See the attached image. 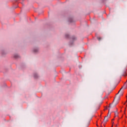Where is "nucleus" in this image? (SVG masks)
<instances>
[{"mask_svg":"<svg viewBox=\"0 0 127 127\" xmlns=\"http://www.w3.org/2000/svg\"><path fill=\"white\" fill-rule=\"evenodd\" d=\"M35 78H37V75L35 76L34 75Z\"/></svg>","mask_w":127,"mask_h":127,"instance_id":"9b49d317","label":"nucleus"},{"mask_svg":"<svg viewBox=\"0 0 127 127\" xmlns=\"http://www.w3.org/2000/svg\"><path fill=\"white\" fill-rule=\"evenodd\" d=\"M118 100H120V98H118Z\"/></svg>","mask_w":127,"mask_h":127,"instance_id":"ddd939ff","label":"nucleus"},{"mask_svg":"<svg viewBox=\"0 0 127 127\" xmlns=\"http://www.w3.org/2000/svg\"><path fill=\"white\" fill-rule=\"evenodd\" d=\"M127 81H126V82L125 83L124 86L120 89V90H119V92H118V94H119V93H120V92H121V91H122V90H123V89H127Z\"/></svg>","mask_w":127,"mask_h":127,"instance_id":"f257e3e1","label":"nucleus"},{"mask_svg":"<svg viewBox=\"0 0 127 127\" xmlns=\"http://www.w3.org/2000/svg\"><path fill=\"white\" fill-rule=\"evenodd\" d=\"M123 76H127V72H125Z\"/></svg>","mask_w":127,"mask_h":127,"instance_id":"6e6552de","label":"nucleus"},{"mask_svg":"<svg viewBox=\"0 0 127 127\" xmlns=\"http://www.w3.org/2000/svg\"><path fill=\"white\" fill-rule=\"evenodd\" d=\"M68 35H65V37H68Z\"/></svg>","mask_w":127,"mask_h":127,"instance_id":"9d476101","label":"nucleus"},{"mask_svg":"<svg viewBox=\"0 0 127 127\" xmlns=\"http://www.w3.org/2000/svg\"><path fill=\"white\" fill-rule=\"evenodd\" d=\"M37 51H38V50H37V49L34 50V52H37Z\"/></svg>","mask_w":127,"mask_h":127,"instance_id":"0eeeda50","label":"nucleus"},{"mask_svg":"<svg viewBox=\"0 0 127 127\" xmlns=\"http://www.w3.org/2000/svg\"><path fill=\"white\" fill-rule=\"evenodd\" d=\"M98 40H101V39H102V38L101 37H98L97 38Z\"/></svg>","mask_w":127,"mask_h":127,"instance_id":"1a4fd4ad","label":"nucleus"},{"mask_svg":"<svg viewBox=\"0 0 127 127\" xmlns=\"http://www.w3.org/2000/svg\"><path fill=\"white\" fill-rule=\"evenodd\" d=\"M117 104H118V102H116L114 104H113L112 105H110V106H109L110 109H112V108H114V107H116V106H117Z\"/></svg>","mask_w":127,"mask_h":127,"instance_id":"f03ea898","label":"nucleus"},{"mask_svg":"<svg viewBox=\"0 0 127 127\" xmlns=\"http://www.w3.org/2000/svg\"><path fill=\"white\" fill-rule=\"evenodd\" d=\"M115 116L116 117H117L118 113V111H117L116 112H115Z\"/></svg>","mask_w":127,"mask_h":127,"instance_id":"423d86ee","label":"nucleus"},{"mask_svg":"<svg viewBox=\"0 0 127 127\" xmlns=\"http://www.w3.org/2000/svg\"><path fill=\"white\" fill-rule=\"evenodd\" d=\"M108 121V117H105L104 120V123H107Z\"/></svg>","mask_w":127,"mask_h":127,"instance_id":"7ed1b4c3","label":"nucleus"},{"mask_svg":"<svg viewBox=\"0 0 127 127\" xmlns=\"http://www.w3.org/2000/svg\"><path fill=\"white\" fill-rule=\"evenodd\" d=\"M112 121H114V119H113Z\"/></svg>","mask_w":127,"mask_h":127,"instance_id":"dca6fc26","label":"nucleus"},{"mask_svg":"<svg viewBox=\"0 0 127 127\" xmlns=\"http://www.w3.org/2000/svg\"><path fill=\"white\" fill-rule=\"evenodd\" d=\"M112 124H114V122H112Z\"/></svg>","mask_w":127,"mask_h":127,"instance_id":"2eb2a0df","label":"nucleus"},{"mask_svg":"<svg viewBox=\"0 0 127 127\" xmlns=\"http://www.w3.org/2000/svg\"><path fill=\"white\" fill-rule=\"evenodd\" d=\"M107 117V118H110V117H111V113H110V112L108 113Z\"/></svg>","mask_w":127,"mask_h":127,"instance_id":"39448f33","label":"nucleus"},{"mask_svg":"<svg viewBox=\"0 0 127 127\" xmlns=\"http://www.w3.org/2000/svg\"><path fill=\"white\" fill-rule=\"evenodd\" d=\"M17 57H15V58H16Z\"/></svg>","mask_w":127,"mask_h":127,"instance_id":"4468645a","label":"nucleus"},{"mask_svg":"<svg viewBox=\"0 0 127 127\" xmlns=\"http://www.w3.org/2000/svg\"><path fill=\"white\" fill-rule=\"evenodd\" d=\"M90 124V121H88L87 123H86L84 125V127H88V126Z\"/></svg>","mask_w":127,"mask_h":127,"instance_id":"20e7f679","label":"nucleus"},{"mask_svg":"<svg viewBox=\"0 0 127 127\" xmlns=\"http://www.w3.org/2000/svg\"><path fill=\"white\" fill-rule=\"evenodd\" d=\"M121 95H123V93H121Z\"/></svg>","mask_w":127,"mask_h":127,"instance_id":"f8f14e48","label":"nucleus"}]
</instances>
